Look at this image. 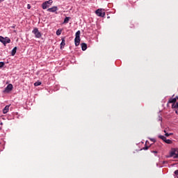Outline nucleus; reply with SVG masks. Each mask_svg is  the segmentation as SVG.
<instances>
[{
	"mask_svg": "<svg viewBox=\"0 0 178 178\" xmlns=\"http://www.w3.org/2000/svg\"><path fill=\"white\" fill-rule=\"evenodd\" d=\"M32 33L35 35V38H41L42 37V33L38 31V28H34Z\"/></svg>",
	"mask_w": 178,
	"mask_h": 178,
	"instance_id": "nucleus-1",
	"label": "nucleus"
},
{
	"mask_svg": "<svg viewBox=\"0 0 178 178\" xmlns=\"http://www.w3.org/2000/svg\"><path fill=\"white\" fill-rule=\"evenodd\" d=\"M0 42H2L3 45H6V44H10V39L8 37L3 38L2 36H0Z\"/></svg>",
	"mask_w": 178,
	"mask_h": 178,
	"instance_id": "nucleus-2",
	"label": "nucleus"
},
{
	"mask_svg": "<svg viewBox=\"0 0 178 178\" xmlns=\"http://www.w3.org/2000/svg\"><path fill=\"white\" fill-rule=\"evenodd\" d=\"M97 16L99 17H105V12L102 11V9H98L95 11Z\"/></svg>",
	"mask_w": 178,
	"mask_h": 178,
	"instance_id": "nucleus-3",
	"label": "nucleus"
},
{
	"mask_svg": "<svg viewBox=\"0 0 178 178\" xmlns=\"http://www.w3.org/2000/svg\"><path fill=\"white\" fill-rule=\"evenodd\" d=\"M12 90H13V85H12V83H9L5 88L4 92H10Z\"/></svg>",
	"mask_w": 178,
	"mask_h": 178,
	"instance_id": "nucleus-4",
	"label": "nucleus"
},
{
	"mask_svg": "<svg viewBox=\"0 0 178 178\" xmlns=\"http://www.w3.org/2000/svg\"><path fill=\"white\" fill-rule=\"evenodd\" d=\"M57 10H58L57 6H53L47 9V12H51L52 13H55V12H56Z\"/></svg>",
	"mask_w": 178,
	"mask_h": 178,
	"instance_id": "nucleus-5",
	"label": "nucleus"
},
{
	"mask_svg": "<svg viewBox=\"0 0 178 178\" xmlns=\"http://www.w3.org/2000/svg\"><path fill=\"white\" fill-rule=\"evenodd\" d=\"M149 147H154V145H149V142L147 140L145 147H143V149L147 150L149 148Z\"/></svg>",
	"mask_w": 178,
	"mask_h": 178,
	"instance_id": "nucleus-6",
	"label": "nucleus"
},
{
	"mask_svg": "<svg viewBox=\"0 0 178 178\" xmlns=\"http://www.w3.org/2000/svg\"><path fill=\"white\" fill-rule=\"evenodd\" d=\"M61 40L60 49H63V48H65V45H66V40H65V38H63Z\"/></svg>",
	"mask_w": 178,
	"mask_h": 178,
	"instance_id": "nucleus-7",
	"label": "nucleus"
},
{
	"mask_svg": "<svg viewBox=\"0 0 178 178\" xmlns=\"http://www.w3.org/2000/svg\"><path fill=\"white\" fill-rule=\"evenodd\" d=\"M10 107V105H7L5 106V108L3 109V113L5 115L7 113L9 112V108Z\"/></svg>",
	"mask_w": 178,
	"mask_h": 178,
	"instance_id": "nucleus-8",
	"label": "nucleus"
},
{
	"mask_svg": "<svg viewBox=\"0 0 178 178\" xmlns=\"http://www.w3.org/2000/svg\"><path fill=\"white\" fill-rule=\"evenodd\" d=\"M81 40L80 39V38H75L74 39V42H75V46L76 47H79V45H80V41Z\"/></svg>",
	"mask_w": 178,
	"mask_h": 178,
	"instance_id": "nucleus-9",
	"label": "nucleus"
},
{
	"mask_svg": "<svg viewBox=\"0 0 178 178\" xmlns=\"http://www.w3.org/2000/svg\"><path fill=\"white\" fill-rule=\"evenodd\" d=\"M170 156H173V158H178V152L177 151L172 152L170 154Z\"/></svg>",
	"mask_w": 178,
	"mask_h": 178,
	"instance_id": "nucleus-10",
	"label": "nucleus"
},
{
	"mask_svg": "<svg viewBox=\"0 0 178 178\" xmlns=\"http://www.w3.org/2000/svg\"><path fill=\"white\" fill-rule=\"evenodd\" d=\"M42 9H47V8H49V5H48V3L46 1H44L42 4Z\"/></svg>",
	"mask_w": 178,
	"mask_h": 178,
	"instance_id": "nucleus-11",
	"label": "nucleus"
},
{
	"mask_svg": "<svg viewBox=\"0 0 178 178\" xmlns=\"http://www.w3.org/2000/svg\"><path fill=\"white\" fill-rule=\"evenodd\" d=\"M82 51H86L87 49V44L86 43H81V44Z\"/></svg>",
	"mask_w": 178,
	"mask_h": 178,
	"instance_id": "nucleus-12",
	"label": "nucleus"
},
{
	"mask_svg": "<svg viewBox=\"0 0 178 178\" xmlns=\"http://www.w3.org/2000/svg\"><path fill=\"white\" fill-rule=\"evenodd\" d=\"M16 51H17V47H14L11 51L12 56H15V55H16Z\"/></svg>",
	"mask_w": 178,
	"mask_h": 178,
	"instance_id": "nucleus-13",
	"label": "nucleus"
},
{
	"mask_svg": "<svg viewBox=\"0 0 178 178\" xmlns=\"http://www.w3.org/2000/svg\"><path fill=\"white\" fill-rule=\"evenodd\" d=\"M69 20H70V17H66L64 19L63 24H67Z\"/></svg>",
	"mask_w": 178,
	"mask_h": 178,
	"instance_id": "nucleus-14",
	"label": "nucleus"
},
{
	"mask_svg": "<svg viewBox=\"0 0 178 178\" xmlns=\"http://www.w3.org/2000/svg\"><path fill=\"white\" fill-rule=\"evenodd\" d=\"M159 138H160L161 140H163V141H164V143H165V141H166V137H165L162 135H159Z\"/></svg>",
	"mask_w": 178,
	"mask_h": 178,
	"instance_id": "nucleus-15",
	"label": "nucleus"
},
{
	"mask_svg": "<svg viewBox=\"0 0 178 178\" xmlns=\"http://www.w3.org/2000/svg\"><path fill=\"white\" fill-rule=\"evenodd\" d=\"M159 138H160L161 140H163V141H164V143H165V141H166V137H165L162 135H159Z\"/></svg>",
	"mask_w": 178,
	"mask_h": 178,
	"instance_id": "nucleus-16",
	"label": "nucleus"
},
{
	"mask_svg": "<svg viewBox=\"0 0 178 178\" xmlns=\"http://www.w3.org/2000/svg\"><path fill=\"white\" fill-rule=\"evenodd\" d=\"M80 34H81V32L80 31H78L76 34H75V38H80Z\"/></svg>",
	"mask_w": 178,
	"mask_h": 178,
	"instance_id": "nucleus-17",
	"label": "nucleus"
},
{
	"mask_svg": "<svg viewBox=\"0 0 178 178\" xmlns=\"http://www.w3.org/2000/svg\"><path fill=\"white\" fill-rule=\"evenodd\" d=\"M165 143L166 144H172V143H173V141H172V140H170V139H166L165 141Z\"/></svg>",
	"mask_w": 178,
	"mask_h": 178,
	"instance_id": "nucleus-18",
	"label": "nucleus"
},
{
	"mask_svg": "<svg viewBox=\"0 0 178 178\" xmlns=\"http://www.w3.org/2000/svg\"><path fill=\"white\" fill-rule=\"evenodd\" d=\"M47 3V5H49V6H51V5H52V3H54V1H52V0H49V1H45Z\"/></svg>",
	"mask_w": 178,
	"mask_h": 178,
	"instance_id": "nucleus-19",
	"label": "nucleus"
},
{
	"mask_svg": "<svg viewBox=\"0 0 178 178\" xmlns=\"http://www.w3.org/2000/svg\"><path fill=\"white\" fill-rule=\"evenodd\" d=\"M60 34H62V30H57L56 31V35H60Z\"/></svg>",
	"mask_w": 178,
	"mask_h": 178,
	"instance_id": "nucleus-20",
	"label": "nucleus"
},
{
	"mask_svg": "<svg viewBox=\"0 0 178 178\" xmlns=\"http://www.w3.org/2000/svg\"><path fill=\"white\" fill-rule=\"evenodd\" d=\"M35 87H38V86H41V82L37 81L34 83Z\"/></svg>",
	"mask_w": 178,
	"mask_h": 178,
	"instance_id": "nucleus-21",
	"label": "nucleus"
},
{
	"mask_svg": "<svg viewBox=\"0 0 178 178\" xmlns=\"http://www.w3.org/2000/svg\"><path fill=\"white\" fill-rule=\"evenodd\" d=\"M3 66H5V63L0 62V67H3Z\"/></svg>",
	"mask_w": 178,
	"mask_h": 178,
	"instance_id": "nucleus-22",
	"label": "nucleus"
},
{
	"mask_svg": "<svg viewBox=\"0 0 178 178\" xmlns=\"http://www.w3.org/2000/svg\"><path fill=\"white\" fill-rule=\"evenodd\" d=\"M175 175L178 177V170L175 171Z\"/></svg>",
	"mask_w": 178,
	"mask_h": 178,
	"instance_id": "nucleus-23",
	"label": "nucleus"
},
{
	"mask_svg": "<svg viewBox=\"0 0 178 178\" xmlns=\"http://www.w3.org/2000/svg\"><path fill=\"white\" fill-rule=\"evenodd\" d=\"M27 9H31V6L30 4L27 5Z\"/></svg>",
	"mask_w": 178,
	"mask_h": 178,
	"instance_id": "nucleus-24",
	"label": "nucleus"
},
{
	"mask_svg": "<svg viewBox=\"0 0 178 178\" xmlns=\"http://www.w3.org/2000/svg\"><path fill=\"white\" fill-rule=\"evenodd\" d=\"M150 141H152V143H155L156 141V140H155L154 138H152V139H150Z\"/></svg>",
	"mask_w": 178,
	"mask_h": 178,
	"instance_id": "nucleus-25",
	"label": "nucleus"
},
{
	"mask_svg": "<svg viewBox=\"0 0 178 178\" xmlns=\"http://www.w3.org/2000/svg\"><path fill=\"white\" fill-rule=\"evenodd\" d=\"M165 136L166 137H169V136H170V134L166 133V134H165Z\"/></svg>",
	"mask_w": 178,
	"mask_h": 178,
	"instance_id": "nucleus-26",
	"label": "nucleus"
},
{
	"mask_svg": "<svg viewBox=\"0 0 178 178\" xmlns=\"http://www.w3.org/2000/svg\"><path fill=\"white\" fill-rule=\"evenodd\" d=\"M152 152H154V154H158V152L156 150L153 151Z\"/></svg>",
	"mask_w": 178,
	"mask_h": 178,
	"instance_id": "nucleus-27",
	"label": "nucleus"
},
{
	"mask_svg": "<svg viewBox=\"0 0 178 178\" xmlns=\"http://www.w3.org/2000/svg\"><path fill=\"white\" fill-rule=\"evenodd\" d=\"M3 1H5V0H0V3H1V2H3Z\"/></svg>",
	"mask_w": 178,
	"mask_h": 178,
	"instance_id": "nucleus-28",
	"label": "nucleus"
}]
</instances>
